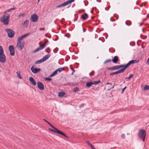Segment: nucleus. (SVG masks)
Wrapping results in <instances>:
<instances>
[{
	"label": "nucleus",
	"mask_w": 149,
	"mask_h": 149,
	"mask_svg": "<svg viewBox=\"0 0 149 149\" xmlns=\"http://www.w3.org/2000/svg\"><path fill=\"white\" fill-rule=\"evenodd\" d=\"M88 17V15L86 13H85L84 14L82 15L81 17V19H82L83 20H86Z\"/></svg>",
	"instance_id": "2eb2a0df"
},
{
	"label": "nucleus",
	"mask_w": 149,
	"mask_h": 149,
	"mask_svg": "<svg viewBox=\"0 0 149 149\" xmlns=\"http://www.w3.org/2000/svg\"><path fill=\"white\" fill-rule=\"evenodd\" d=\"M43 120L45 122L47 123L51 127L53 125H52V124H51L48 121H47V120H46L45 119H43Z\"/></svg>",
	"instance_id": "f704fd0d"
},
{
	"label": "nucleus",
	"mask_w": 149,
	"mask_h": 149,
	"mask_svg": "<svg viewBox=\"0 0 149 149\" xmlns=\"http://www.w3.org/2000/svg\"><path fill=\"white\" fill-rule=\"evenodd\" d=\"M74 73V72H72V73H71V74L72 75H73Z\"/></svg>",
	"instance_id": "0e129e2a"
},
{
	"label": "nucleus",
	"mask_w": 149,
	"mask_h": 149,
	"mask_svg": "<svg viewBox=\"0 0 149 149\" xmlns=\"http://www.w3.org/2000/svg\"><path fill=\"white\" fill-rule=\"evenodd\" d=\"M45 37H51V36L50 37H49V36H47V34H45Z\"/></svg>",
	"instance_id": "13d9d810"
},
{
	"label": "nucleus",
	"mask_w": 149,
	"mask_h": 149,
	"mask_svg": "<svg viewBox=\"0 0 149 149\" xmlns=\"http://www.w3.org/2000/svg\"><path fill=\"white\" fill-rule=\"evenodd\" d=\"M109 84H110L111 85L112 84V83H107L106 84L107 85H109Z\"/></svg>",
	"instance_id": "603ef678"
},
{
	"label": "nucleus",
	"mask_w": 149,
	"mask_h": 149,
	"mask_svg": "<svg viewBox=\"0 0 149 149\" xmlns=\"http://www.w3.org/2000/svg\"><path fill=\"white\" fill-rule=\"evenodd\" d=\"M29 21L28 20L26 19L24 21V26L26 27V28L28 27V24H29Z\"/></svg>",
	"instance_id": "412c9836"
},
{
	"label": "nucleus",
	"mask_w": 149,
	"mask_h": 149,
	"mask_svg": "<svg viewBox=\"0 0 149 149\" xmlns=\"http://www.w3.org/2000/svg\"><path fill=\"white\" fill-rule=\"evenodd\" d=\"M100 38H99V40H101L102 42H104V40L103 41V40H101V39H100Z\"/></svg>",
	"instance_id": "bf43d9fd"
},
{
	"label": "nucleus",
	"mask_w": 149,
	"mask_h": 149,
	"mask_svg": "<svg viewBox=\"0 0 149 149\" xmlns=\"http://www.w3.org/2000/svg\"><path fill=\"white\" fill-rule=\"evenodd\" d=\"M110 21L112 22H114L115 21V20L114 19L112 18H110Z\"/></svg>",
	"instance_id": "49530a36"
},
{
	"label": "nucleus",
	"mask_w": 149,
	"mask_h": 149,
	"mask_svg": "<svg viewBox=\"0 0 149 149\" xmlns=\"http://www.w3.org/2000/svg\"><path fill=\"white\" fill-rule=\"evenodd\" d=\"M50 56L51 55L50 54H48L47 55H46L43 57L42 58V59L43 62L46 61V60L48 59L50 57Z\"/></svg>",
	"instance_id": "a211bd4d"
},
{
	"label": "nucleus",
	"mask_w": 149,
	"mask_h": 149,
	"mask_svg": "<svg viewBox=\"0 0 149 149\" xmlns=\"http://www.w3.org/2000/svg\"><path fill=\"white\" fill-rule=\"evenodd\" d=\"M59 134L63 136H64L66 137L67 138H68V136H67L64 133L61 132V131Z\"/></svg>",
	"instance_id": "7c9ffc66"
},
{
	"label": "nucleus",
	"mask_w": 149,
	"mask_h": 149,
	"mask_svg": "<svg viewBox=\"0 0 149 149\" xmlns=\"http://www.w3.org/2000/svg\"><path fill=\"white\" fill-rule=\"evenodd\" d=\"M46 45L47 44L45 43L43 44L42 46H43L44 48L46 47Z\"/></svg>",
	"instance_id": "09e8293b"
},
{
	"label": "nucleus",
	"mask_w": 149,
	"mask_h": 149,
	"mask_svg": "<svg viewBox=\"0 0 149 149\" xmlns=\"http://www.w3.org/2000/svg\"><path fill=\"white\" fill-rule=\"evenodd\" d=\"M74 0H69L66 1L62 3L59 5H58L56 6V8H60L62 7H63L68 5L69 4L74 2Z\"/></svg>",
	"instance_id": "0eeeda50"
},
{
	"label": "nucleus",
	"mask_w": 149,
	"mask_h": 149,
	"mask_svg": "<svg viewBox=\"0 0 149 149\" xmlns=\"http://www.w3.org/2000/svg\"><path fill=\"white\" fill-rule=\"evenodd\" d=\"M39 48L41 50H42L43 48H44L43 46L42 45H40V42L39 43Z\"/></svg>",
	"instance_id": "a19ab883"
},
{
	"label": "nucleus",
	"mask_w": 149,
	"mask_h": 149,
	"mask_svg": "<svg viewBox=\"0 0 149 149\" xmlns=\"http://www.w3.org/2000/svg\"><path fill=\"white\" fill-rule=\"evenodd\" d=\"M149 89V85H146L144 86L143 90L144 91L147 90Z\"/></svg>",
	"instance_id": "2f4dec72"
},
{
	"label": "nucleus",
	"mask_w": 149,
	"mask_h": 149,
	"mask_svg": "<svg viewBox=\"0 0 149 149\" xmlns=\"http://www.w3.org/2000/svg\"><path fill=\"white\" fill-rule=\"evenodd\" d=\"M58 50V48L57 47H56L53 50V52L54 53H56L57 52Z\"/></svg>",
	"instance_id": "58836bf2"
},
{
	"label": "nucleus",
	"mask_w": 149,
	"mask_h": 149,
	"mask_svg": "<svg viewBox=\"0 0 149 149\" xmlns=\"http://www.w3.org/2000/svg\"><path fill=\"white\" fill-rule=\"evenodd\" d=\"M44 80L46 81H50L52 80V79L50 78L45 77L44 78Z\"/></svg>",
	"instance_id": "c9c22d12"
},
{
	"label": "nucleus",
	"mask_w": 149,
	"mask_h": 149,
	"mask_svg": "<svg viewBox=\"0 0 149 149\" xmlns=\"http://www.w3.org/2000/svg\"><path fill=\"white\" fill-rule=\"evenodd\" d=\"M94 73H95L94 71V70H93L91 72V73H89V74L90 76H91L93 75L94 74Z\"/></svg>",
	"instance_id": "4c0bfd02"
},
{
	"label": "nucleus",
	"mask_w": 149,
	"mask_h": 149,
	"mask_svg": "<svg viewBox=\"0 0 149 149\" xmlns=\"http://www.w3.org/2000/svg\"><path fill=\"white\" fill-rule=\"evenodd\" d=\"M48 40H46V42H45V43H46V44H47L48 43Z\"/></svg>",
	"instance_id": "4d7b16f0"
},
{
	"label": "nucleus",
	"mask_w": 149,
	"mask_h": 149,
	"mask_svg": "<svg viewBox=\"0 0 149 149\" xmlns=\"http://www.w3.org/2000/svg\"><path fill=\"white\" fill-rule=\"evenodd\" d=\"M15 7H13V8H11L10 9H8L6 10V11H5L4 12V14H5L6 13L8 12L12 11L13 10H14L15 9Z\"/></svg>",
	"instance_id": "4be33fe9"
},
{
	"label": "nucleus",
	"mask_w": 149,
	"mask_h": 149,
	"mask_svg": "<svg viewBox=\"0 0 149 149\" xmlns=\"http://www.w3.org/2000/svg\"><path fill=\"white\" fill-rule=\"evenodd\" d=\"M134 76V75L132 74H130L128 77H125V79H130L132 77H133Z\"/></svg>",
	"instance_id": "c756f323"
},
{
	"label": "nucleus",
	"mask_w": 149,
	"mask_h": 149,
	"mask_svg": "<svg viewBox=\"0 0 149 149\" xmlns=\"http://www.w3.org/2000/svg\"><path fill=\"white\" fill-rule=\"evenodd\" d=\"M115 85H113V86H112V87L111 88V89L113 88H114V86Z\"/></svg>",
	"instance_id": "052dcab7"
},
{
	"label": "nucleus",
	"mask_w": 149,
	"mask_h": 149,
	"mask_svg": "<svg viewBox=\"0 0 149 149\" xmlns=\"http://www.w3.org/2000/svg\"><path fill=\"white\" fill-rule=\"evenodd\" d=\"M25 14L24 13H22V14H20L19 15H18V17H23L24 16Z\"/></svg>",
	"instance_id": "ea45409f"
},
{
	"label": "nucleus",
	"mask_w": 149,
	"mask_h": 149,
	"mask_svg": "<svg viewBox=\"0 0 149 149\" xmlns=\"http://www.w3.org/2000/svg\"><path fill=\"white\" fill-rule=\"evenodd\" d=\"M45 29L44 28H40L39 29V30L40 31H43Z\"/></svg>",
	"instance_id": "8fccbe9b"
},
{
	"label": "nucleus",
	"mask_w": 149,
	"mask_h": 149,
	"mask_svg": "<svg viewBox=\"0 0 149 149\" xmlns=\"http://www.w3.org/2000/svg\"><path fill=\"white\" fill-rule=\"evenodd\" d=\"M92 85H93V84L92 81L87 82L86 84V86L87 88H89L90 87L92 86Z\"/></svg>",
	"instance_id": "aec40b11"
},
{
	"label": "nucleus",
	"mask_w": 149,
	"mask_h": 149,
	"mask_svg": "<svg viewBox=\"0 0 149 149\" xmlns=\"http://www.w3.org/2000/svg\"><path fill=\"white\" fill-rule=\"evenodd\" d=\"M59 38H56L55 39H53V40L54 41H56L58 40Z\"/></svg>",
	"instance_id": "3c124183"
},
{
	"label": "nucleus",
	"mask_w": 149,
	"mask_h": 149,
	"mask_svg": "<svg viewBox=\"0 0 149 149\" xmlns=\"http://www.w3.org/2000/svg\"><path fill=\"white\" fill-rule=\"evenodd\" d=\"M85 105H86V104H83H83H80V105L79 106V108H82V107H84V106Z\"/></svg>",
	"instance_id": "37998d69"
},
{
	"label": "nucleus",
	"mask_w": 149,
	"mask_h": 149,
	"mask_svg": "<svg viewBox=\"0 0 149 149\" xmlns=\"http://www.w3.org/2000/svg\"><path fill=\"white\" fill-rule=\"evenodd\" d=\"M82 11L83 12H84L85 11V10L84 9H82Z\"/></svg>",
	"instance_id": "69168bd1"
},
{
	"label": "nucleus",
	"mask_w": 149,
	"mask_h": 149,
	"mask_svg": "<svg viewBox=\"0 0 149 149\" xmlns=\"http://www.w3.org/2000/svg\"><path fill=\"white\" fill-rule=\"evenodd\" d=\"M147 16L149 18V14H148L147 15Z\"/></svg>",
	"instance_id": "338daca9"
},
{
	"label": "nucleus",
	"mask_w": 149,
	"mask_h": 149,
	"mask_svg": "<svg viewBox=\"0 0 149 149\" xmlns=\"http://www.w3.org/2000/svg\"><path fill=\"white\" fill-rule=\"evenodd\" d=\"M57 70L59 72H61L62 71H64L65 69L64 68H60L57 69Z\"/></svg>",
	"instance_id": "a878e982"
},
{
	"label": "nucleus",
	"mask_w": 149,
	"mask_h": 149,
	"mask_svg": "<svg viewBox=\"0 0 149 149\" xmlns=\"http://www.w3.org/2000/svg\"><path fill=\"white\" fill-rule=\"evenodd\" d=\"M83 31L84 32H85L86 31V30H85L84 28L83 27Z\"/></svg>",
	"instance_id": "680f3d73"
},
{
	"label": "nucleus",
	"mask_w": 149,
	"mask_h": 149,
	"mask_svg": "<svg viewBox=\"0 0 149 149\" xmlns=\"http://www.w3.org/2000/svg\"><path fill=\"white\" fill-rule=\"evenodd\" d=\"M146 64H147V65L149 64V57L147 59V61L146 63Z\"/></svg>",
	"instance_id": "de8ad7c7"
},
{
	"label": "nucleus",
	"mask_w": 149,
	"mask_h": 149,
	"mask_svg": "<svg viewBox=\"0 0 149 149\" xmlns=\"http://www.w3.org/2000/svg\"><path fill=\"white\" fill-rule=\"evenodd\" d=\"M47 49L48 50H50V49L49 47H47Z\"/></svg>",
	"instance_id": "774afa93"
},
{
	"label": "nucleus",
	"mask_w": 149,
	"mask_h": 149,
	"mask_svg": "<svg viewBox=\"0 0 149 149\" xmlns=\"http://www.w3.org/2000/svg\"><path fill=\"white\" fill-rule=\"evenodd\" d=\"M51 127L54 129L53 131L54 132L58 134H59L61 132V131L59 130L58 129L55 127L53 125Z\"/></svg>",
	"instance_id": "dca6fc26"
},
{
	"label": "nucleus",
	"mask_w": 149,
	"mask_h": 149,
	"mask_svg": "<svg viewBox=\"0 0 149 149\" xmlns=\"http://www.w3.org/2000/svg\"><path fill=\"white\" fill-rule=\"evenodd\" d=\"M86 143L87 145L89 146L92 149L93 148V147H94V146L91 144L88 141H86Z\"/></svg>",
	"instance_id": "5701e85b"
},
{
	"label": "nucleus",
	"mask_w": 149,
	"mask_h": 149,
	"mask_svg": "<svg viewBox=\"0 0 149 149\" xmlns=\"http://www.w3.org/2000/svg\"><path fill=\"white\" fill-rule=\"evenodd\" d=\"M139 60H132L129 61L128 63L125 64H121L119 65L114 66L108 68L107 69L109 70H119L123 68L124 70H125L128 68L129 66L132 64L137 63L139 62Z\"/></svg>",
	"instance_id": "f257e3e1"
},
{
	"label": "nucleus",
	"mask_w": 149,
	"mask_h": 149,
	"mask_svg": "<svg viewBox=\"0 0 149 149\" xmlns=\"http://www.w3.org/2000/svg\"><path fill=\"white\" fill-rule=\"evenodd\" d=\"M49 131H51V132H53V131H54V130L52 129H51L49 128Z\"/></svg>",
	"instance_id": "864d4df0"
},
{
	"label": "nucleus",
	"mask_w": 149,
	"mask_h": 149,
	"mask_svg": "<svg viewBox=\"0 0 149 149\" xmlns=\"http://www.w3.org/2000/svg\"><path fill=\"white\" fill-rule=\"evenodd\" d=\"M29 81L31 84L33 86H36V83L34 78L32 77L29 78Z\"/></svg>",
	"instance_id": "ddd939ff"
},
{
	"label": "nucleus",
	"mask_w": 149,
	"mask_h": 149,
	"mask_svg": "<svg viewBox=\"0 0 149 149\" xmlns=\"http://www.w3.org/2000/svg\"><path fill=\"white\" fill-rule=\"evenodd\" d=\"M17 76L18 78L19 79H22V77L20 76V72L19 71H17L16 72Z\"/></svg>",
	"instance_id": "c85d7f7f"
},
{
	"label": "nucleus",
	"mask_w": 149,
	"mask_h": 149,
	"mask_svg": "<svg viewBox=\"0 0 149 149\" xmlns=\"http://www.w3.org/2000/svg\"><path fill=\"white\" fill-rule=\"evenodd\" d=\"M112 61L111 60V59H109L107 60H106L104 63V64H105L107 63L110 62Z\"/></svg>",
	"instance_id": "473e14b6"
},
{
	"label": "nucleus",
	"mask_w": 149,
	"mask_h": 149,
	"mask_svg": "<svg viewBox=\"0 0 149 149\" xmlns=\"http://www.w3.org/2000/svg\"><path fill=\"white\" fill-rule=\"evenodd\" d=\"M25 38H18L16 47L18 50L21 51L24 47L25 44V42L23 40Z\"/></svg>",
	"instance_id": "f03ea898"
},
{
	"label": "nucleus",
	"mask_w": 149,
	"mask_h": 149,
	"mask_svg": "<svg viewBox=\"0 0 149 149\" xmlns=\"http://www.w3.org/2000/svg\"><path fill=\"white\" fill-rule=\"evenodd\" d=\"M125 24L128 26H130L131 25L132 22L130 20H127L125 22Z\"/></svg>",
	"instance_id": "bb28decb"
},
{
	"label": "nucleus",
	"mask_w": 149,
	"mask_h": 149,
	"mask_svg": "<svg viewBox=\"0 0 149 149\" xmlns=\"http://www.w3.org/2000/svg\"><path fill=\"white\" fill-rule=\"evenodd\" d=\"M8 34V37H13L15 35V32L13 30L10 29H5Z\"/></svg>",
	"instance_id": "423d86ee"
},
{
	"label": "nucleus",
	"mask_w": 149,
	"mask_h": 149,
	"mask_svg": "<svg viewBox=\"0 0 149 149\" xmlns=\"http://www.w3.org/2000/svg\"><path fill=\"white\" fill-rule=\"evenodd\" d=\"M104 35L106 37H108V35L107 33H105Z\"/></svg>",
	"instance_id": "5fc2aeb1"
},
{
	"label": "nucleus",
	"mask_w": 149,
	"mask_h": 149,
	"mask_svg": "<svg viewBox=\"0 0 149 149\" xmlns=\"http://www.w3.org/2000/svg\"><path fill=\"white\" fill-rule=\"evenodd\" d=\"M73 91L75 92H77L78 91H79V88L78 87H76L74 89Z\"/></svg>",
	"instance_id": "72a5a7b5"
},
{
	"label": "nucleus",
	"mask_w": 149,
	"mask_h": 149,
	"mask_svg": "<svg viewBox=\"0 0 149 149\" xmlns=\"http://www.w3.org/2000/svg\"><path fill=\"white\" fill-rule=\"evenodd\" d=\"M125 70H124L123 68H122L121 69L119 70H118L116 72H112V73L110 74H109V75H110V76H111V75H113L117 74H118L119 73H123V72H125Z\"/></svg>",
	"instance_id": "9b49d317"
},
{
	"label": "nucleus",
	"mask_w": 149,
	"mask_h": 149,
	"mask_svg": "<svg viewBox=\"0 0 149 149\" xmlns=\"http://www.w3.org/2000/svg\"><path fill=\"white\" fill-rule=\"evenodd\" d=\"M43 61L42 58L40 59V60H38L35 63V64H38L40 63H41L42 62H43Z\"/></svg>",
	"instance_id": "b1692460"
},
{
	"label": "nucleus",
	"mask_w": 149,
	"mask_h": 149,
	"mask_svg": "<svg viewBox=\"0 0 149 149\" xmlns=\"http://www.w3.org/2000/svg\"><path fill=\"white\" fill-rule=\"evenodd\" d=\"M100 82V80H99L97 81H92L93 85H97Z\"/></svg>",
	"instance_id": "cd10ccee"
},
{
	"label": "nucleus",
	"mask_w": 149,
	"mask_h": 149,
	"mask_svg": "<svg viewBox=\"0 0 149 149\" xmlns=\"http://www.w3.org/2000/svg\"><path fill=\"white\" fill-rule=\"evenodd\" d=\"M6 56L2 47L0 46V62L3 63L6 61Z\"/></svg>",
	"instance_id": "20e7f679"
},
{
	"label": "nucleus",
	"mask_w": 149,
	"mask_h": 149,
	"mask_svg": "<svg viewBox=\"0 0 149 149\" xmlns=\"http://www.w3.org/2000/svg\"><path fill=\"white\" fill-rule=\"evenodd\" d=\"M30 33H26L23 35L19 36L18 37H26L28 36L30 34Z\"/></svg>",
	"instance_id": "393cba45"
},
{
	"label": "nucleus",
	"mask_w": 149,
	"mask_h": 149,
	"mask_svg": "<svg viewBox=\"0 0 149 149\" xmlns=\"http://www.w3.org/2000/svg\"><path fill=\"white\" fill-rule=\"evenodd\" d=\"M31 70L32 72L34 74H36L38 72H40L41 70L40 68H36V66L33 65L31 68Z\"/></svg>",
	"instance_id": "6e6552de"
},
{
	"label": "nucleus",
	"mask_w": 149,
	"mask_h": 149,
	"mask_svg": "<svg viewBox=\"0 0 149 149\" xmlns=\"http://www.w3.org/2000/svg\"><path fill=\"white\" fill-rule=\"evenodd\" d=\"M8 49L10 54L11 56H14L15 54V51L14 47L13 45H10L9 46Z\"/></svg>",
	"instance_id": "9d476101"
},
{
	"label": "nucleus",
	"mask_w": 149,
	"mask_h": 149,
	"mask_svg": "<svg viewBox=\"0 0 149 149\" xmlns=\"http://www.w3.org/2000/svg\"><path fill=\"white\" fill-rule=\"evenodd\" d=\"M38 19V16L36 13L32 15L31 17V20L32 22H36Z\"/></svg>",
	"instance_id": "1a4fd4ad"
},
{
	"label": "nucleus",
	"mask_w": 149,
	"mask_h": 149,
	"mask_svg": "<svg viewBox=\"0 0 149 149\" xmlns=\"http://www.w3.org/2000/svg\"><path fill=\"white\" fill-rule=\"evenodd\" d=\"M146 135V132L143 129H141L139 131L138 136L144 142Z\"/></svg>",
	"instance_id": "39448f33"
},
{
	"label": "nucleus",
	"mask_w": 149,
	"mask_h": 149,
	"mask_svg": "<svg viewBox=\"0 0 149 149\" xmlns=\"http://www.w3.org/2000/svg\"><path fill=\"white\" fill-rule=\"evenodd\" d=\"M121 137L123 139H125V134H121Z\"/></svg>",
	"instance_id": "a18cd8bd"
},
{
	"label": "nucleus",
	"mask_w": 149,
	"mask_h": 149,
	"mask_svg": "<svg viewBox=\"0 0 149 149\" xmlns=\"http://www.w3.org/2000/svg\"><path fill=\"white\" fill-rule=\"evenodd\" d=\"M66 95V93L64 91L59 92L58 93V96L62 97Z\"/></svg>",
	"instance_id": "f3484780"
},
{
	"label": "nucleus",
	"mask_w": 149,
	"mask_h": 149,
	"mask_svg": "<svg viewBox=\"0 0 149 149\" xmlns=\"http://www.w3.org/2000/svg\"><path fill=\"white\" fill-rule=\"evenodd\" d=\"M45 51L46 52H47V53H48V54H49V53H50V52H48V51L47 50V49H45Z\"/></svg>",
	"instance_id": "6e6d98bb"
},
{
	"label": "nucleus",
	"mask_w": 149,
	"mask_h": 149,
	"mask_svg": "<svg viewBox=\"0 0 149 149\" xmlns=\"http://www.w3.org/2000/svg\"><path fill=\"white\" fill-rule=\"evenodd\" d=\"M40 49L38 47L36 49L34 50L33 52L34 53H36L38 51L40 50Z\"/></svg>",
	"instance_id": "e433bc0d"
},
{
	"label": "nucleus",
	"mask_w": 149,
	"mask_h": 149,
	"mask_svg": "<svg viewBox=\"0 0 149 149\" xmlns=\"http://www.w3.org/2000/svg\"><path fill=\"white\" fill-rule=\"evenodd\" d=\"M126 88H127V87L126 86L122 89V92H121L122 94L123 93H124L125 90L126 89Z\"/></svg>",
	"instance_id": "c03bdc74"
},
{
	"label": "nucleus",
	"mask_w": 149,
	"mask_h": 149,
	"mask_svg": "<svg viewBox=\"0 0 149 149\" xmlns=\"http://www.w3.org/2000/svg\"><path fill=\"white\" fill-rule=\"evenodd\" d=\"M109 8H108V9H107V8H105V10H106L107 11V10H109Z\"/></svg>",
	"instance_id": "e2e57ef3"
},
{
	"label": "nucleus",
	"mask_w": 149,
	"mask_h": 149,
	"mask_svg": "<svg viewBox=\"0 0 149 149\" xmlns=\"http://www.w3.org/2000/svg\"><path fill=\"white\" fill-rule=\"evenodd\" d=\"M64 36L67 37H70V35L68 33H67L64 35Z\"/></svg>",
	"instance_id": "79ce46f5"
},
{
	"label": "nucleus",
	"mask_w": 149,
	"mask_h": 149,
	"mask_svg": "<svg viewBox=\"0 0 149 149\" xmlns=\"http://www.w3.org/2000/svg\"><path fill=\"white\" fill-rule=\"evenodd\" d=\"M114 63H117L119 61V57L117 56H115L111 60Z\"/></svg>",
	"instance_id": "4468645a"
},
{
	"label": "nucleus",
	"mask_w": 149,
	"mask_h": 149,
	"mask_svg": "<svg viewBox=\"0 0 149 149\" xmlns=\"http://www.w3.org/2000/svg\"><path fill=\"white\" fill-rule=\"evenodd\" d=\"M37 85L38 87L40 90H43L44 89V86L43 84L41 81H39L37 82Z\"/></svg>",
	"instance_id": "f8f14e48"
},
{
	"label": "nucleus",
	"mask_w": 149,
	"mask_h": 149,
	"mask_svg": "<svg viewBox=\"0 0 149 149\" xmlns=\"http://www.w3.org/2000/svg\"><path fill=\"white\" fill-rule=\"evenodd\" d=\"M58 71H57V70H56L55 71H54V72H53V73L51 74L49 76V77H52L54 76H55L57 74V72Z\"/></svg>",
	"instance_id": "6ab92c4d"
},
{
	"label": "nucleus",
	"mask_w": 149,
	"mask_h": 149,
	"mask_svg": "<svg viewBox=\"0 0 149 149\" xmlns=\"http://www.w3.org/2000/svg\"><path fill=\"white\" fill-rule=\"evenodd\" d=\"M10 17V15L8 13L4 14L1 18L0 21L1 22L3 23V24L6 25H8L9 24Z\"/></svg>",
	"instance_id": "7ed1b4c3"
}]
</instances>
